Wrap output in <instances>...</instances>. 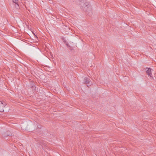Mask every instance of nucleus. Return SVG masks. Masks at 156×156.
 Listing matches in <instances>:
<instances>
[{
  "label": "nucleus",
  "instance_id": "nucleus-6",
  "mask_svg": "<svg viewBox=\"0 0 156 156\" xmlns=\"http://www.w3.org/2000/svg\"><path fill=\"white\" fill-rule=\"evenodd\" d=\"M13 2L15 4H17L18 2V0H12Z\"/></svg>",
  "mask_w": 156,
  "mask_h": 156
},
{
  "label": "nucleus",
  "instance_id": "nucleus-8",
  "mask_svg": "<svg viewBox=\"0 0 156 156\" xmlns=\"http://www.w3.org/2000/svg\"><path fill=\"white\" fill-rule=\"evenodd\" d=\"M68 48H69V49H70V50H72V49H71V47L70 46H69V47H68Z\"/></svg>",
  "mask_w": 156,
  "mask_h": 156
},
{
  "label": "nucleus",
  "instance_id": "nucleus-5",
  "mask_svg": "<svg viewBox=\"0 0 156 156\" xmlns=\"http://www.w3.org/2000/svg\"><path fill=\"white\" fill-rule=\"evenodd\" d=\"M16 4V5H15V7L16 8L18 9L19 8V6L18 5V3H17V4Z\"/></svg>",
  "mask_w": 156,
  "mask_h": 156
},
{
  "label": "nucleus",
  "instance_id": "nucleus-1",
  "mask_svg": "<svg viewBox=\"0 0 156 156\" xmlns=\"http://www.w3.org/2000/svg\"><path fill=\"white\" fill-rule=\"evenodd\" d=\"M76 1L77 2H80V3H79V4L81 5V9L84 11H90L91 9V7L89 4L88 2H86L84 3V2L83 1V2H80V0H76Z\"/></svg>",
  "mask_w": 156,
  "mask_h": 156
},
{
  "label": "nucleus",
  "instance_id": "nucleus-2",
  "mask_svg": "<svg viewBox=\"0 0 156 156\" xmlns=\"http://www.w3.org/2000/svg\"><path fill=\"white\" fill-rule=\"evenodd\" d=\"M6 105V103L2 101H0V112H2L4 111V108L5 106Z\"/></svg>",
  "mask_w": 156,
  "mask_h": 156
},
{
  "label": "nucleus",
  "instance_id": "nucleus-7",
  "mask_svg": "<svg viewBox=\"0 0 156 156\" xmlns=\"http://www.w3.org/2000/svg\"><path fill=\"white\" fill-rule=\"evenodd\" d=\"M12 136V133H11L9 134H8V135H7V136Z\"/></svg>",
  "mask_w": 156,
  "mask_h": 156
},
{
  "label": "nucleus",
  "instance_id": "nucleus-4",
  "mask_svg": "<svg viewBox=\"0 0 156 156\" xmlns=\"http://www.w3.org/2000/svg\"><path fill=\"white\" fill-rule=\"evenodd\" d=\"M151 68H148L147 70L146 71V73L148 75V76L150 77H151V75H152L151 73Z\"/></svg>",
  "mask_w": 156,
  "mask_h": 156
},
{
  "label": "nucleus",
  "instance_id": "nucleus-9",
  "mask_svg": "<svg viewBox=\"0 0 156 156\" xmlns=\"http://www.w3.org/2000/svg\"><path fill=\"white\" fill-rule=\"evenodd\" d=\"M66 45L68 47H69L70 46L68 43H66Z\"/></svg>",
  "mask_w": 156,
  "mask_h": 156
},
{
  "label": "nucleus",
  "instance_id": "nucleus-3",
  "mask_svg": "<svg viewBox=\"0 0 156 156\" xmlns=\"http://www.w3.org/2000/svg\"><path fill=\"white\" fill-rule=\"evenodd\" d=\"M84 83H85L87 84V86L89 87L91 84L90 82V81L89 80L87 77H85L84 79Z\"/></svg>",
  "mask_w": 156,
  "mask_h": 156
}]
</instances>
